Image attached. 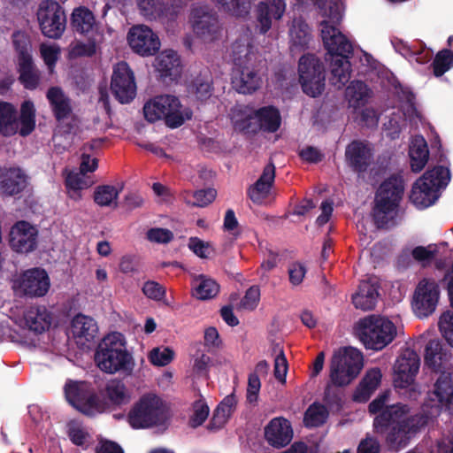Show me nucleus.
<instances>
[{
	"label": "nucleus",
	"instance_id": "obj_62",
	"mask_svg": "<svg viewBox=\"0 0 453 453\" xmlns=\"http://www.w3.org/2000/svg\"><path fill=\"white\" fill-rule=\"evenodd\" d=\"M306 267L300 262L292 263L288 269L289 282L293 286L300 285L306 274Z\"/></svg>",
	"mask_w": 453,
	"mask_h": 453
},
{
	"label": "nucleus",
	"instance_id": "obj_10",
	"mask_svg": "<svg viewBox=\"0 0 453 453\" xmlns=\"http://www.w3.org/2000/svg\"><path fill=\"white\" fill-rule=\"evenodd\" d=\"M299 83L303 92L318 97L325 90L326 68L324 63L315 54H303L298 61Z\"/></svg>",
	"mask_w": 453,
	"mask_h": 453
},
{
	"label": "nucleus",
	"instance_id": "obj_3",
	"mask_svg": "<svg viewBox=\"0 0 453 453\" xmlns=\"http://www.w3.org/2000/svg\"><path fill=\"white\" fill-rule=\"evenodd\" d=\"M404 190L405 183L401 173L391 174L380 185L372 213L377 228L388 229L397 224L398 209Z\"/></svg>",
	"mask_w": 453,
	"mask_h": 453
},
{
	"label": "nucleus",
	"instance_id": "obj_23",
	"mask_svg": "<svg viewBox=\"0 0 453 453\" xmlns=\"http://www.w3.org/2000/svg\"><path fill=\"white\" fill-rule=\"evenodd\" d=\"M46 97L53 116L58 123L73 118L72 101L60 87H50L46 93Z\"/></svg>",
	"mask_w": 453,
	"mask_h": 453
},
{
	"label": "nucleus",
	"instance_id": "obj_20",
	"mask_svg": "<svg viewBox=\"0 0 453 453\" xmlns=\"http://www.w3.org/2000/svg\"><path fill=\"white\" fill-rule=\"evenodd\" d=\"M372 150L366 142L354 140L346 147V162L355 173H365L372 165Z\"/></svg>",
	"mask_w": 453,
	"mask_h": 453
},
{
	"label": "nucleus",
	"instance_id": "obj_1",
	"mask_svg": "<svg viewBox=\"0 0 453 453\" xmlns=\"http://www.w3.org/2000/svg\"><path fill=\"white\" fill-rule=\"evenodd\" d=\"M388 392L380 394L368 405L373 419V430L376 434L385 435V443L393 450L404 449L411 438L427 425L428 417L422 413L408 416L411 408L408 404H387Z\"/></svg>",
	"mask_w": 453,
	"mask_h": 453
},
{
	"label": "nucleus",
	"instance_id": "obj_39",
	"mask_svg": "<svg viewBox=\"0 0 453 453\" xmlns=\"http://www.w3.org/2000/svg\"><path fill=\"white\" fill-rule=\"evenodd\" d=\"M92 387L86 381L67 380L64 391L67 402L74 408L90 393Z\"/></svg>",
	"mask_w": 453,
	"mask_h": 453
},
{
	"label": "nucleus",
	"instance_id": "obj_34",
	"mask_svg": "<svg viewBox=\"0 0 453 453\" xmlns=\"http://www.w3.org/2000/svg\"><path fill=\"white\" fill-rule=\"evenodd\" d=\"M188 90L201 102L208 100L213 94V78L210 71L206 70L195 77L189 85Z\"/></svg>",
	"mask_w": 453,
	"mask_h": 453
},
{
	"label": "nucleus",
	"instance_id": "obj_2",
	"mask_svg": "<svg viewBox=\"0 0 453 453\" xmlns=\"http://www.w3.org/2000/svg\"><path fill=\"white\" fill-rule=\"evenodd\" d=\"M321 25L322 41L331 57L330 82L341 89L350 79L349 58L353 55V46L338 28L329 26L326 21Z\"/></svg>",
	"mask_w": 453,
	"mask_h": 453
},
{
	"label": "nucleus",
	"instance_id": "obj_35",
	"mask_svg": "<svg viewBox=\"0 0 453 453\" xmlns=\"http://www.w3.org/2000/svg\"><path fill=\"white\" fill-rule=\"evenodd\" d=\"M19 120L16 108L10 103L0 102V134L12 136L18 133Z\"/></svg>",
	"mask_w": 453,
	"mask_h": 453
},
{
	"label": "nucleus",
	"instance_id": "obj_44",
	"mask_svg": "<svg viewBox=\"0 0 453 453\" xmlns=\"http://www.w3.org/2000/svg\"><path fill=\"white\" fill-rule=\"evenodd\" d=\"M409 155L412 172H420L426 165L429 156L426 141L421 139L420 141H416L415 143H412L410 147Z\"/></svg>",
	"mask_w": 453,
	"mask_h": 453
},
{
	"label": "nucleus",
	"instance_id": "obj_27",
	"mask_svg": "<svg viewBox=\"0 0 453 453\" xmlns=\"http://www.w3.org/2000/svg\"><path fill=\"white\" fill-rule=\"evenodd\" d=\"M107 409L117 410L131 402V393L119 379H111L107 381L104 390Z\"/></svg>",
	"mask_w": 453,
	"mask_h": 453
},
{
	"label": "nucleus",
	"instance_id": "obj_17",
	"mask_svg": "<svg viewBox=\"0 0 453 453\" xmlns=\"http://www.w3.org/2000/svg\"><path fill=\"white\" fill-rule=\"evenodd\" d=\"M38 229L29 222H16L9 233V245L17 253L27 254L34 251L38 244Z\"/></svg>",
	"mask_w": 453,
	"mask_h": 453
},
{
	"label": "nucleus",
	"instance_id": "obj_41",
	"mask_svg": "<svg viewBox=\"0 0 453 453\" xmlns=\"http://www.w3.org/2000/svg\"><path fill=\"white\" fill-rule=\"evenodd\" d=\"M316 5L319 10V13L328 19H325V21H326L329 26L337 28L336 25H338L342 19L340 0H316ZM322 22H324V20H322L320 24H322ZM320 27H322V25H320Z\"/></svg>",
	"mask_w": 453,
	"mask_h": 453
},
{
	"label": "nucleus",
	"instance_id": "obj_46",
	"mask_svg": "<svg viewBox=\"0 0 453 453\" xmlns=\"http://www.w3.org/2000/svg\"><path fill=\"white\" fill-rule=\"evenodd\" d=\"M369 88L362 81H352L346 89L349 102L353 107L363 105L368 96Z\"/></svg>",
	"mask_w": 453,
	"mask_h": 453
},
{
	"label": "nucleus",
	"instance_id": "obj_61",
	"mask_svg": "<svg viewBox=\"0 0 453 453\" xmlns=\"http://www.w3.org/2000/svg\"><path fill=\"white\" fill-rule=\"evenodd\" d=\"M261 388L260 379L257 374L250 373L248 378L247 402L255 403L257 402L258 394Z\"/></svg>",
	"mask_w": 453,
	"mask_h": 453
},
{
	"label": "nucleus",
	"instance_id": "obj_54",
	"mask_svg": "<svg viewBox=\"0 0 453 453\" xmlns=\"http://www.w3.org/2000/svg\"><path fill=\"white\" fill-rule=\"evenodd\" d=\"M193 410L194 412L189 418L188 425L192 428H196L207 419L210 409L206 403L199 400L194 403Z\"/></svg>",
	"mask_w": 453,
	"mask_h": 453
},
{
	"label": "nucleus",
	"instance_id": "obj_9",
	"mask_svg": "<svg viewBox=\"0 0 453 453\" xmlns=\"http://www.w3.org/2000/svg\"><path fill=\"white\" fill-rule=\"evenodd\" d=\"M165 413L162 400L155 394L142 395L127 414V422L134 429H145L162 425Z\"/></svg>",
	"mask_w": 453,
	"mask_h": 453
},
{
	"label": "nucleus",
	"instance_id": "obj_49",
	"mask_svg": "<svg viewBox=\"0 0 453 453\" xmlns=\"http://www.w3.org/2000/svg\"><path fill=\"white\" fill-rule=\"evenodd\" d=\"M141 15L150 20L161 19L163 0H136Z\"/></svg>",
	"mask_w": 453,
	"mask_h": 453
},
{
	"label": "nucleus",
	"instance_id": "obj_6",
	"mask_svg": "<svg viewBox=\"0 0 453 453\" xmlns=\"http://www.w3.org/2000/svg\"><path fill=\"white\" fill-rule=\"evenodd\" d=\"M449 180V171L442 165L426 170L413 184L410 200L423 209L433 205L439 198V189L445 187Z\"/></svg>",
	"mask_w": 453,
	"mask_h": 453
},
{
	"label": "nucleus",
	"instance_id": "obj_21",
	"mask_svg": "<svg viewBox=\"0 0 453 453\" xmlns=\"http://www.w3.org/2000/svg\"><path fill=\"white\" fill-rule=\"evenodd\" d=\"M265 438L273 448L280 449L288 445L293 439L290 422L282 417L273 418L265 427Z\"/></svg>",
	"mask_w": 453,
	"mask_h": 453
},
{
	"label": "nucleus",
	"instance_id": "obj_14",
	"mask_svg": "<svg viewBox=\"0 0 453 453\" xmlns=\"http://www.w3.org/2000/svg\"><path fill=\"white\" fill-rule=\"evenodd\" d=\"M50 287V280L47 272L39 267L24 271L13 282L15 291L30 298L44 296Z\"/></svg>",
	"mask_w": 453,
	"mask_h": 453
},
{
	"label": "nucleus",
	"instance_id": "obj_52",
	"mask_svg": "<svg viewBox=\"0 0 453 453\" xmlns=\"http://www.w3.org/2000/svg\"><path fill=\"white\" fill-rule=\"evenodd\" d=\"M12 44L18 53V60L32 57L30 54V41L25 33L20 31L14 32L12 34Z\"/></svg>",
	"mask_w": 453,
	"mask_h": 453
},
{
	"label": "nucleus",
	"instance_id": "obj_47",
	"mask_svg": "<svg viewBox=\"0 0 453 453\" xmlns=\"http://www.w3.org/2000/svg\"><path fill=\"white\" fill-rule=\"evenodd\" d=\"M434 76L441 77L453 67V51L449 49L439 50L432 64Z\"/></svg>",
	"mask_w": 453,
	"mask_h": 453
},
{
	"label": "nucleus",
	"instance_id": "obj_60",
	"mask_svg": "<svg viewBox=\"0 0 453 453\" xmlns=\"http://www.w3.org/2000/svg\"><path fill=\"white\" fill-rule=\"evenodd\" d=\"M96 52V42L89 39L88 42H77L72 49L71 53L74 57H92Z\"/></svg>",
	"mask_w": 453,
	"mask_h": 453
},
{
	"label": "nucleus",
	"instance_id": "obj_59",
	"mask_svg": "<svg viewBox=\"0 0 453 453\" xmlns=\"http://www.w3.org/2000/svg\"><path fill=\"white\" fill-rule=\"evenodd\" d=\"M142 290L148 298L155 301H160L165 296V288L154 280L146 281Z\"/></svg>",
	"mask_w": 453,
	"mask_h": 453
},
{
	"label": "nucleus",
	"instance_id": "obj_51",
	"mask_svg": "<svg viewBox=\"0 0 453 453\" xmlns=\"http://www.w3.org/2000/svg\"><path fill=\"white\" fill-rule=\"evenodd\" d=\"M118 196L119 190L111 185L98 186L94 192V201L99 206H110Z\"/></svg>",
	"mask_w": 453,
	"mask_h": 453
},
{
	"label": "nucleus",
	"instance_id": "obj_26",
	"mask_svg": "<svg viewBox=\"0 0 453 453\" xmlns=\"http://www.w3.org/2000/svg\"><path fill=\"white\" fill-rule=\"evenodd\" d=\"M274 179L275 165L271 161L264 167L257 180L248 188V196L253 203H261L269 196Z\"/></svg>",
	"mask_w": 453,
	"mask_h": 453
},
{
	"label": "nucleus",
	"instance_id": "obj_50",
	"mask_svg": "<svg viewBox=\"0 0 453 453\" xmlns=\"http://www.w3.org/2000/svg\"><path fill=\"white\" fill-rule=\"evenodd\" d=\"M223 9L235 17L244 18L251 9V0H220Z\"/></svg>",
	"mask_w": 453,
	"mask_h": 453
},
{
	"label": "nucleus",
	"instance_id": "obj_22",
	"mask_svg": "<svg viewBox=\"0 0 453 453\" xmlns=\"http://www.w3.org/2000/svg\"><path fill=\"white\" fill-rule=\"evenodd\" d=\"M431 397L437 401V407L449 414H453V375L442 372L437 379Z\"/></svg>",
	"mask_w": 453,
	"mask_h": 453
},
{
	"label": "nucleus",
	"instance_id": "obj_33",
	"mask_svg": "<svg viewBox=\"0 0 453 453\" xmlns=\"http://www.w3.org/2000/svg\"><path fill=\"white\" fill-rule=\"evenodd\" d=\"M379 296L377 288L369 281H361L358 291L352 296V303L357 309L363 311L372 310Z\"/></svg>",
	"mask_w": 453,
	"mask_h": 453
},
{
	"label": "nucleus",
	"instance_id": "obj_48",
	"mask_svg": "<svg viewBox=\"0 0 453 453\" xmlns=\"http://www.w3.org/2000/svg\"><path fill=\"white\" fill-rule=\"evenodd\" d=\"M219 291V285L212 279L201 275L198 284L196 286L193 296L200 300L211 299Z\"/></svg>",
	"mask_w": 453,
	"mask_h": 453
},
{
	"label": "nucleus",
	"instance_id": "obj_24",
	"mask_svg": "<svg viewBox=\"0 0 453 453\" xmlns=\"http://www.w3.org/2000/svg\"><path fill=\"white\" fill-rule=\"evenodd\" d=\"M27 185V176L20 168L0 170V194L13 196L21 193Z\"/></svg>",
	"mask_w": 453,
	"mask_h": 453
},
{
	"label": "nucleus",
	"instance_id": "obj_30",
	"mask_svg": "<svg viewBox=\"0 0 453 453\" xmlns=\"http://www.w3.org/2000/svg\"><path fill=\"white\" fill-rule=\"evenodd\" d=\"M70 26L74 33L88 35L96 27L95 15L85 6L74 8L71 14Z\"/></svg>",
	"mask_w": 453,
	"mask_h": 453
},
{
	"label": "nucleus",
	"instance_id": "obj_15",
	"mask_svg": "<svg viewBox=\"0 0 453 453\" xmlns=\"http://www.w3.org/2000/svg\"><path fill=\"white\" fill-rule=\"evenodd\" d=\"M111 90L120 104H128L134 99L136 96L135 77L127 62L120 61L114 65Z\"/></svg>",
	"mask_w": 453,
	"mask_h": 453
},
{
	"label": "nucleus",
	"instance_id": "obj_43",
	"mask_svg": "<svg viewBox=\"0 0 453 453\" xmlns=\"http://www.w3.org/2000/svg\"><path fill=\"white\" fill-rule=\"evenodd\" d=\"M328 416L327 409L323 404L315 402L305 411L303 423L306 428L319 427L326 422Z\"/></svg>",
	"mask_w": 453,
	"mask_h": 453
},
{
	"label": "nucleus",
	"instance_id": "obj_37",
	"mask_svg": "<svg viewBox=\"0 0 453 453\" xmlns=\"http://www.w3.org/2000/svg\"><path fill=\"white\" fill-rule=\"evenodd\" d=\"M259 128L269 133L276 132L280 126L281 117L279 110L274 106H264L255 111Z\"/></svg>",
	"mask_w": 453,
	"mask_h": 453
},
{
	"label": "nucleus",
	"instance_id": "obj_11",
	"mask_svg": "<svg viewBox=\"0 0 453 453\" xmlns=\"http://www.w3.org/2000/svg\"><path fill=\"white\" fill-rule=\"evenodd\" d=\"M37 21L42 34L50 39H59L66 27V15L64 7L56 0H43L36 12Z\"/></svg>",
	"mask_w": 453,
	"mask_h": 453
},
{
	"label": "nucleus",
	"instance_id": "obj_16",
	"mask_svg": "<svg viewBox=\"0 0 453 453\" xmlns=\"http://www.w3.org/2000/svg\"><path fill=\"white\" fill-rule=\"evenodd\" d=\"M127 42L132 50L142 57L154 56L160 49L158 36L146 25L132 27L127 34Z\"/></svg>",
	"mask_w": 453,
	"mask_h": 453
},
{
	"label": "nucleus",
	"instance_id": "obj_36",
	"mask_svg": "<svg viewBox=\"0 0 453 453\" xmlns=\"http://www.w3.org/2000/svg\"><path fill=\"white\" fill-rule=\"evenodd\" d=\"M381 378L382 374L379 368L369 370L357 388L354 395V399L359 402L367 401L371 395L379 387L381 381Z\"/></svg>",
	"mask_w": 453,
	"mask_h": 453
},
{
	"label": "nucleus",
	"instance_id": "obj_42",
	"mask_svg": "<svg viewBox=\"0 0 453 453\" xmlns=\"http://www.w3.org/2000/svg\"><path fill=\"white\" fill-rule=\"evenodd\" d=\"M73 332L77 337H83L87 341L95 338L98 327L91 317L82 314L76 315L72 321Z\"/></svg>",
	"mask_w": 453,
	"mask_h": 453
},
{
	"label": "nucleus",
	"instance_id": "obj_28",
	"mask_svg": "<svg viewBox=\"0 0 453 453\" xmlns=\"http://www.w3.org/2000/svg\"><path fill=\"white\" fill-rule=\"evenodd\" d=\"M24 320L30 331L40 334L50 327L52 314L43 305L30 306L24 313Z\"/></svg>",
	"mask_w": 453,
	"mask_h": 453
},
{
	"label": "nucleus",
	"instance_id": "obj_18",
	"mask_svg": "<svg viewBox=\"0 0 453 453\" xmlns=\"http://www.w3.org/2000/svg\"><path fill=\"white\" fill-rule=\"evenodd\" d=\"M419 365V357L415 351L411 349L403 351L395 365V387L406 388L411 386L418 372Z\"/></svg>",
	"mask_w": 453,
	"mask_h": 453
},
{
	"label": "nucleus",
	"instance_id": "obj_4",
	"mask_svg": "<svg viewBox=\"0 0 453 453\" xmlns=\"http://www.w3.org/2000/svg\"><path fill=\"white\" fill-rule=\"evenodd\" d=\"M95 361L101 371L109 374L120 372L131 375L134 368V361L127 349L124 335L118 332L107 334L98 344Z\"/></svg>",
	"mask_w": 453,
	"mask_h": 453
},
{
	"label": "nucleus",
	"instance_id": "obj_8",
	"mask_svg": "<svg viewBox=\"0 0 453 453\" xmlns=\"http://www.w3.org/2000/svg\"><path fill=\"white\" fill-rule=\"evenodd\" d=\"M357 334L366 349L381 350L395 338L396 326L385 317L370 315L358 321Z\"/></svg>",
	"mask_w": 453,
	"mask_h": 453
},
{
	"label": "nucleus",
	"instance_id": "obj_25",
	"mask_svg": "<svg viewBox=\"0 0 453 453\" xmlns=\"http://www.w3.org/2000/svg\"><path fill=\"white\" fill-rule=\"evenodd\" d=\"M286 9L285 0H265L256 9L260 32L265 34L272 27V19H280Z\"/></svg>",
	"mask_w": 453,
	"mask_h": 453
},
{
	"label": "nucleus",
	"instance_id": "obj_57",
	"mask_svg": "<svg viewBox=\"0 0 453 453\" xmlns=\"http://www.w3.org/2000/svg\"><path fill=\"white\" fill-rule=\"evenodd\" d=\"M146 237L151 242L166 244L173 240L174 235L173 233L167 228L153 227L147 231Z\"/></svg>",
	"mask_w": 453,
	"mask_h": 453
},
{
	"label": "nucleus",
	"instance_id": "obj_32",
	"mask_svg": "<svg viewBox=\"0 0 453 453\" xmlns=\"http://www.w3.org/2000/svg\"><path fill=\"white\" fill-rule=\"evenodd\" d=\"M291 46L293 54L304 51L309 48L311 40V29L308 24L303 19H295L290 29Z\"/></svg>",
	"mask_w": 453,
	"mask_h": 453
},
{
	"label": "nucleus",
	"instance_id": "obj_63",
	"mask_svg": "<svg viewBox=\"0 0 453 453\" xmlns=\"http://www.w3.org/2000/svg\"><path fill=\"white\" fill-rule=\"evenodd\" d=\"M260 299V289L258 286H251L249 288L241 301V304L244 309L254 310Z\"/></svg>",
	"mask_w": 453,
	"mask_h": 453
},
{
	"label": "nucleus",
	"instance_id": "obj_19",
	"mask_svg": "<svg viewBox=\"0 0 453 453\" xmlns=\"http://www.w3.org/2000/svg\"><path fill=\"white\" fill-rule=\"evenodd\" d=\"M193 30L201 40L211 42L219 39L222 27L216 12L197 9L193 12Z\"/></svg>",
	"mask_w": 453,
	"mask_h": 453
},
{
	"label": "nucleus",
	"instance_id": "obj_55",
	"mask_svg": "<svg viewBox=\"0 0 453 453\" xmlns=\"http://www.w3.org/2000/svg\"><path fill=\"white\" fill-rule=\"evenodd\" d=\"M67 434L71 441L76 446H83L88 437V433L86 432L81 424L76 420L68 422Z\"/></svg>",
	"mask_w": 453,
	"mask_h": 453
},
{
	"label": "nucleus",
	"instance_id": "obj_13",
	"mask_svg": "<svg viewBox=\"0 0 453 453\" xmlns=\"http://www.w3.org/2000/svg\"><path fill=\"white\" fill-rule=\"evenodd\" d=\"M440 297V288L433 279H422L417 285L413 298L412 310L419 319L432 315L437 306Z\"/></svg>",
	"mask_w": 453,
	"mask_h": 453
},
{
	"label": "nucleus",
	"instance_id": "obj_64",
	"mask_svg": "<svg viewBox=\"0 0 453 453\" xmlns=\"http://www.w3.org/2000/svg\"><path fill=\"white\" fill-rule=\"evenodd\" d=\"M288 365L287 358L284 355L282 349L280 350V353L276 356L274 360V377L280 382L286 381V375L288 372Z\"/></svg>",
	"mask_w": 453,
	"mask_h": 453
},
{
	"label": "nucleus",
	"instance_id": "obj_5",
	"mask_svg": "<svg viewBox=\"0 0 453 453\" xmlns=\"http://www.w3.org/2000/svg\"><path fill=\"white\" fill-rule=\"evenodd\" d=\"M252 47L241 40L232 44V58L235 70L232 76V86L240 94L248 95L261 86V77L253 66Z\"/></svg>",
	"mask_w": 453,
	"mask_h": 453
},
{
	"label": "nucleus",
	"instance_id": "obj_31",
	"mask_svg": "<svg viewBox=\"0 0 453 453\" xmlns=\"http://www.w3.org/2000/svg\"><path fill=\"white\" fill-rule=\"evenodd\" d=\"M236 403L237 401L234 394L226 395L214 410L207 429L216 431L223 427L235 410Z\"/></svg>",
	"mask_w": 453,
	"mask_h": 453
},
{
	"label": "nucleus",
	"instance_id": "obj_53",
	"mask_svg": "<svg viewBox=\"0 0 453 453\" xmlns=\"http://www.w3.org/2000/svg\"><path fill=\"white\" fill-rule=\"evenodd\" d=\"M174 352L168 347L154 348L149 354L150 362L157 366H165L172 362Z\"/></svg>",
	"mask_w": 453,
	"mask_h": 453
},
{
	"label": "nucleus",
	"instance_id": "obj_38",
	"mask_svg": "<svg viewBox=\"0 0 453 453\" xmlns=\"http://www.w3.org/2000/svg\"><path fill=\"white\" fill-rule=\"evenodd\" d=\"M18 62L19 81L27 89H35L39 85L40 73L35 67L32 57L24 58V59L18 60Z\"/></svg>",
	"mask_w": 453,
	"mask_h": 453
},
{
	"label": "nucleus",
	"instance_id": "obj_12",
	"mask_svg": "<svg viewBox=\"0 0 453 453\" xmlns=\"http://www.w3.org/2000/svg\"><path fill=\"white\" fill-rule=\"evenodd\" d=\"M362 367V353L354 348L346 349L343 355L334 356L331 361V380L335 386H347L357 377Z\"/></svg>",
	"mask_w": 453,
	"mask_h": 453
},
{
	"label": "nucleus",
	"instance_id": "obj_7",
	"mask_svg": "<svg viewBox=\"0 0 453 453\" xmlns=\"http://www.w3.org/2000/svg\"><path fill=\"white\" fill-rule=\"evenodd\" d=\"M143 114L150 123L164 119L171 128H177L192 118V111H182L179 98L171 95L157 96L148 101L143 106Z\"/></svg>",
	"mask_w": 453,
	"mask_h": 453
},
{
	"label": "nucleus",
	"instance_id": "obj_40",
	"mask_svg": "<svg viewBox=\"0 0 453 453\" xmlns=\"http://www.w3.org/2000/svg\"><path fill=\"white\" fill-rule=\"evenodd\" d=\"M447 359V352L439 340H430L425 349V364L434 371L440 370L443 361Z\"/></svg>",
	"mask_w": 453,
	"mask_h": 453
},
{
	"label": "nucleus",
	"instance_id": "obj_29",
	"mask_svg": "<svg viewBox=\"0 0 453 453\" xmlns=\"http://www.w3.org/2000/svg\"><path fill=\"white\" fill-rule=\"evenodd\" d=\"M157 70L162 77H169L173 81L181 73L180 59L176 51L170 50L163 51L156 59Z\"/></svg>",
	"mask_w": 453,
	"mask_h": 453
},
{
	"label": "nucleus",
	"instance_id": "obj_45",
	"mask_svg": "<svg viewBox=\"0 0 453 453\" xmlns=\"http://www.w3.org/2000/svg\"><path fill=\"white\" fill-rule=\"evenodd\" d=\"M75 409L88 417H94L96 414L104 412L107 410V403L101 401L94 389H92Z\"/></svg>",
	"mask_w": 453,
	"mask_h": 453
},
{
	"label": "nucleus",
	"instance_id": "obj_58",
	"mask_svg": "<svg viewBox=\"0 0 453 453\" xmlns=\"http://www.w3.org/2000/svg\"><path fill=\"white\" fill-rule=\"evenodd\" d=\"M217 196L214 188L200 189L193 193V201H188L192 206L204 207L212 203Z\"/></svg>",
	"mask_w": 453,
	"mask_h": 453
},
{
	"label": "nucleus",
	"instance_id": "obj_56",
	"mask_svg": "<svg viewBox=\"0 0 453 453\" xmlns=\"http://www.w3.org/2000/svg\"><path fill=\"white\" fill-rule=\"evenodd\" d=\"M188 246L190 250L201 258H208L215 252L211 242H203L198 237H190Z\"/></svg>",
	"mask_w": 453,
	"mask_h": 453
}]
</instances>
